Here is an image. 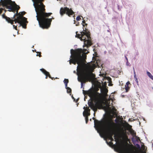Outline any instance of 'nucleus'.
Wrapping results in <instances>:
<instances>
[{"instance_id": "28", "label": "nucleus", "mask_w": 153, "mask_h": 153, "mask_svg": "<svg viewBox=\"0 0 153 153\" xmlns=\"http://www.w3.org/2000/svg\"><path fill=\"white\" fill-rule=\"evenodd\" d=\"M142 148L143 150H145V146L144 145H143V146H142Z\"/></svg>"}, {"instance_id": "2", "label": "nucleus", "mask_w": 153, "mask_h": 153, "mask_svg": "<svg viewBox=\"0 0 153 153\" xmlns=\"http://www.w3.org/2000/svg\"><path fill=\"white\" fill-rule=\"evenodd\" d=\"M93 119H94V127L98 132L99 133L102 132L103 129L107 127L108 131L106 134V136L111 142L114 141L112 136L114 134V127L115 125V123L112 120L105 119L100 121L95 119L94 118H93Z\"/></svg>"}, {"instance_id": "12", "label": "nucleus", "mask_w": 153, "mask_h": 153, "mask_svg": "<svg viewBox=\"0 0 153 153\" xmlns=\"http://www.w3.org/2000/svg\"><path fill=\"white\" fill-rule=\"evenodd\" d=\"M88 105L91 107V109H92L94 111H96L97 110V109L98 108L96 106V105H94L93 102H88Z\"/></svg>"}, {"instance_id": "30", "label": "nucleus", "mask_w": 153, "mask_h": 153, "mask_svg": "<svg viewBox=\"0 0 153 153\" xmlns=\"http://www.w3.org/2000/svg\"><path fill=\"white\" fill-rule=\"evenodd\" d=\"M114 121L115 122L117 123H118L119 122V121L117 119H116Z\"/></svg>"}, {"instance_id": "9", "label": "nucleus", "mask_w": 153, "mask_h": 153, "mask_svg": "<svg viewBox=\"0 0 153 153\" xmlns=\"http://www.w3.org/2000/svg\"><path fill=\"white\" fill-rule=\"evenodd\" d=\"M13 21V24L14 23V22H15V23H18L20 25V26L24 23L27 22V18L24 16H21L20 15L17 16L16 18H15L13 19H11Z\"/></svg>"}, {"instance_id": "7", "label": "nucleus", "mask_w": 153, "mask_h": 153, "mask_svg": "<svg viewBox=\"0 0 153 153\" xmlns=\"http://www.w3.org/2000/svg\"><path fill=\"white\" fill-rule=\"evenodd\" d=\"M83 31L80 32L81 33V36L80 40L84 41V45L83 47H87L88 48L92 45L90 37V33L89 31H87V29L86 28L85 30L83 29Z\"/></svg>"}, {"instance_id": "22", "label": "nucleus", "mask_w": 153, "mask_h": 153, "mask_svg": "<svg viewBox=\"0 0 153 153\" xmlns=\"http://www.w3.org/2000/svg\"><path fill=\"white\" fill-rule=\"evenodd\" d=\"M37 53H39V54H37L36 55V56H39V57H41L42 56L41 55V52H36Z\"/></svg>"}, {"instance_id": "11", "label": "nucleus", "mask_w": 153, "mask_h": 153, "mask_svg": "<svg viewBox=\"0 0 153 153\" xmlns=\"http://www.w3.org/2000/svg\"><path fill=\"white\" fill-rule=\"evenodd\" d=\"M40 71L46 76L45 78L47 79L48 76L52 80H55V78L54 77H52L51 76L49 72L45 70L43 68H42L40 69Z\"/></svg>"}, {"instance_id": "25", "label": "nucleus", "mask_w": 153, "mask_h": 153, "mask_svg": "<svg viewBox=\"0 0 153 153\" xmlns=\"http://www.w3.org/2000/svg\"><path fill=\"white\" fill-rule=\"evenodd\" d=\"M21 26H22V27L24 28H26V25L25 24V23L21 25Z\"/></svg>"}, {"instance_id": "33", "label": "nucleus", "mask_w": 153, "mask_h": 153, "mask_svg": "<svg viewBox=\"0 0 153 153\" xmlns=\"http://www.w3.org/2000/svg\"><path fill=\"white\" fill-rule=\"evenodd\" d=\"M65 88H66L67 87H67L68 83H65Z\"/></svg>"}, {"instance_id": "43", "label": "nucleus", "mask_w": 153, "mask_h": 153, "mask_svg": "<svg viewBox=\"0 0 153 153\" xmlns=\"http://www.w3.org/2000/svg\"><path fill=\"white\" fill-rule=\"evenodd\" d=\"M131 146H133V147H134V146H133V145H131Z\"/></svg>"}, {"instance_id": "1", "label": "nucleus", "mask_w": 153, "mask_h": 153, "mask_svg": "<svg viewBox=\"0 0 153 153\" xmlns=\"http://www.w3.org/2000/svg\"><path fill=\"white\" fill-rule=\"evenodd\" d=\"M36 13V17L40 27L43 29L48 28L54 18H48L52 14L51 13L45 12V6L42 3L44 0H32Z\"/></svg>"}, {"instance_id": "27", "label": "nucleus", "mask_w": 153, "mask_h": 153, "mask_svg": "<svg viewBox=\"0 0 153 153\" xmlns=\"http://www.w3.org/2000/svg\"><path fill=\"white\" fill-rule=\"evenodd\" d=\"M136 146L138 149H140V145L139 144H136Z\"/></svg>"}, {"instance_id": "32", "label": "nucleus", "mask_w": 153, "mask_h": 153, "mask_svg": "<svg viewBox=\"0 0 153 153\" xmlns=\"http://www.w3.org/2000/svg\"><path fill=\"white\" fill-rule=\"evenodd\" d=\"M125 58H126V61H127V62H126V64H127V63L128 62V58H127V57H126V56H125Z\"/></svg>"}, {"instance_id": "20", "label": "nucleus", "mask_w": 153, "mask_h": 153, "mask_svg": "<svg viewBox=\"0 0 153 153\" xmlns=\"http://www.w3.org/2000/svg\"><path fill=\"white\" fill-rule=\"evenodd\" d=\"M114 138L115 141L117 142L119 140L118 138L117 137L116 135H114Z\"/></svg>"}, {"instance_id": "23", "label": "nucleus", "mask_w": 153, "mask_h": 153, "mask_svg": "<svg viewBox=\"0 0 153 153\" xmlns=\"http://www.w3.org/2000/svg\"><path fill=\"white\" fill-rule=\"evenodd\" d=\"M25 11L22 12L21 13V14L20 15L21 16H23L25 14Z\"/></svg>"}, {"instance_id": "35", "label": "nucleus", "mask_w": 153, "mask_h": 153, "mask_svg": "<svg viewBox=\"0 0 153 153\" xmlns=\"http://www.w3.org/2000/svg\"><path fill=\"white\" fill-rule=\"evenodd\" d=\"M134 78H135L136 77V74H135V72L134 71Z\"/></svg>"}, {"instance_id": "19", "label": "nucleus", "mask_w": 153, "mask_h": 153, "mask_svg": "<svg viewBox=\"0 0 153 153\" xmlns=\"http://www.w3.org/2000/svg\"><path fill=\"white\" fill-rule=\"evenodd\" d=\"M67 89V92L68 93H71V89L69 87H67L66 88Z\"/></svg>"}, {"instance_id": "4", "label": "nucleus", "mask_w": 153, "mask_h": 153, "mask_svg": "<svg viewBox=\"0 0 153 153\" xmlns=\"http://www.w3.org/2000/svg\"><path fill=\"white\" fill-rule=\"evenodd\" d=\"M3 7H5L6 8L8 9L9 11H11L15 13L16 11V13H15L11 19H14L16 16H18L20 15L18 13V10L20 8V7L16 4L14 1H12L11 0H1L0 1V15L2 13V10H4Z\"/></svg>"}, {"instance_id": "39", "label": "nucleus", "mask_w": 153, "mask_h": 153, "mask_svg": "<svg viewBox=\"0 0 153 153\" xmlns=\"http://www.w3.org/2000/svg\"><path fill=\"white\" fill-rule=\"evenodd\" d=\"M74 73H76V71H74Z\"/></svg>"}, {"instance_id": "41", "label": "nucleus", "mask_w": 153, "mask_h": 153, "mask_svg": "<svg viewBox=\"0 0 153 153\" xmlns=\"http://www.w3.org/2000/svg\"><path fill=\"white\" fill-rule=\"evenodd\" d=\"M98 90H99V89H97V90L96 91L97 92V91Z\"/></svg>"}, {"instance_id": "40", "label": "nucleus", "mask_w": 153, "mask_h": 153, "mask_svg": "<svg viewBox=\"0 0 153 153\" xmlns=\"http://www.w3.org/2000/svg\"><path fill=\"white\" fill-rule=\"evenodd\" d=\"M110 143L111 144H113V143L112 142H110Z\"/></svg>"}, {"instance_id": "46", "label": "nucleus", "mask_w": 153, "mask_h": 153, "mask_svg": "<svg viewBox=\"0 0 153 153\" xmlns=\"http://www.w3.org/2000/svg\"><path fill=\"white\" fill-rule=\"evenodd\" d=\"M152 145H153V144H152Z\"/></svg>"}, {"instance_id": "37", "label": "nucleus", "mask_w": 153, "mask_h": 153, "mask_svg": "<svg viewBox=\"0 0 153 153\" xmlns=\"http://www.w3.org/2000/svg\"><path fill=\"white\" fill-rule=\"evenodd\" d=\"M79 25V22H78L77 24H76V25L77 26Z\"/></svg>"}, {"instance_id": "31", "label": "nucleus", "mask_w": 153, "mask_h": 153, "mask_svg": "<svg viewBox=\"0 0 153 153\" xmlns=\"http://www.w3.org/2000/svg\"><path fill=\"white\" fill-rule=\"evenodd\" d=\"M13 26L14 27V28H15V29L17 30V26H15V25H13Z\"/></svg>"}, {"instance_id": "6", "label": "nucleus", "mask_w": 153, "mask_h": 153, "mask_svg": "<svg viewBox=\"0 0 153 153\" xmlns=\"http://www.w3.org/2000/svg\"><path fill=\"white\" fill-rule=\"evenodd\" d=\"M82 68L80 70L79 68L78 71L77 70V72H78L79 70L80 71L79 76L78 74H77L79 76L78 80L81 82L82 85L83 84V83L92 81L95 77V74H93L92 72H88L82 71Z\"/></svg>"}, {"instance_id": "3", "label": "nucleus", "mask_w": 153, "mask_h": 153, "mask_svg": "<svg viewBox=\"0 0 153 153\" xmlns=\"http://www.w3.org/2000/svg\"><path fill=\"white\" fill-rule=\"evenodd\" d=\"M87 49H77L75 50L72 49L71 50V59L69 60L70 65L73 63L75 65L77 63L78 65L77 67V70L78 71L79 68L80 70L83 67L84 64L83 59L82 57V53L86 52Z\"/></svg>"}, {"instance_id": "17", "label": "nucleus", "mask_w": 153, "mask_h": 153, "mask_svg": "<svg viewBox=\"0 0 153 153\" xmlns=\"http://www.w3.org/2000/svg\"><path fill=\"white\" fill-rule=\"evenodd\" d=\"M130 133H131V135L134 137H135L136 136V133L135 132V131H134V130H131V131H130Z\"/></svg>"}, {"instance_id": "38", "label": "nucleus", "mask_w": 153, "mask_h": 153, "mask_svg": "<svg viewBox=\"0 0 153 153\" xmlns=\"http://www.w3.org/2000/svg\"><path fill=\"white\" fill-rule=\"evenodd\" d=\"M126 65H128V63H127V64H126Z\"/></svg>"}, {"instance_id": "16", "label": "nucleus", "mask_w": 153, "mask_h": 153, "mask_svg": "<svg viewBox=\"0 0 153 153\" xmlns=\"http://www.w3.org/2000/svg\"><path fill=\"white\" fill-rule=\"evenodd\" d=\"M89 115H88V114H85V116H84L85 117V121L86 123H87L88 122V116H89Z\"/></svg>"}, {"instance_id": "29", "label": "nucleus", "mask_w": 153, "mask_h": 153, "mask_svg": "<svg viewBox=\"0 0 153 153\" xmlns=\"http://www.w3.org/2000/svg\"><path fill=\"white\" fill-rule=\"evenodd\" d=\"M87 24H86L85 23V24H82V26L83 27H85V26L87 27Z\"/></svg>"}, {"instance_id": "5", "label": "nucleus", "mask_w": 153, "mask_h": 153, "mask_svg": "<svg viewBox=\"0 0 153 153\" xmlns=\"http://www.w3.org/2000/svg\"><path fill=\"white\" fill-rule=\"evenodd\" d=\"M83 93L85 95H88L91 98L95 100L96 106L98 109H103L105 108V103L101 94L94 89H90L88 91L83 90Z\"/></svg>"}, {"instance_id": "45", "label": "nucleus", "mask_w": 153, "mask_h": 153, "mask_svg": "<svg viewBox=\"0 0 153 153\" xmlns=\"http://www.w3.org/2000/svg\"><path fill=\"white\" fill-rule=\"evenodd\" d=\"M81 16V17H82V18H83V17H82V16Z\"/></svg>"}, {"instance_id": "42", "label": "nucleus", "mask_w": 153, "mask_h": 153, "mask_svg": "<svg viewBox=\"0 0 153 153\" xmlns=\"http://www.w3.org/2000/svg\"><path fill=\"white\" fill-rule=\"evenodd\" d=\"M98 90H99V89H97V90L96 91L97 92V91Z\"/></svg>"}, {"instance_id": "21", "label": "nucleus", "mask_w": 153, "mask_h": 153, "mask_svg": "<svg viewBox=\"0 0 153 153\" xmlns=\"http://www.w3.org/2000/svg\"><path fill=\"white\" fill-rule=\"evenodd\" d=\"M69 81L68 79H65L64 81V83H68Z\"/></svg>"}, {"instance_id": "34", "label": "nucleus", "mask_w": 153, "mask_h": 153, "mask_svg": "<svg viewBox=\"0 0 153 153\" xmlns=\"http://www.w3.org/2000/svg\"><path fill=\"white\" fill-rule=\"evenodd\" d=\"M85 20H83L82 21V23H83V24H85Z\"/></svg>"}, {"instance_id": "15", "label": "nucleus", "mask_w": 153, "mask_h": 153, "mask_svg": "<svg viewBox=\"0 0 153 153\" xmlns=\"http://www.w3.org/2000/svg\"><path fill=\"white\" fill-rule=\"evenodd\" d=\"M147 74L150 78L153 80V76L149 72L147 71Z\"/></svg>"}, {"instance_id": "36", "label": "nucleus", "mask_w": 153, "mask_h": 153, "mask_svg": "<svg viewBox=\"0 0 153 153\" xmlns=\"http://www.w3.org/2000/svg\"><path fill=\"white\" fill-rule=\"evenodd\" d=\"M135 80L137 82H138V80H137V78L136 77L135 78Z\"/></svg>"}, {"instance_id": "13", "label": "nucleus", "mask_w": 153, "mask_h": 153, "mask_svg": "<svg viewBox=\"0 0 153 153\" xmlns=\"http://www.w3.org/2000/svg\"><path fill=\"white\" fill-rule=\"evenodd\" d=\"M83 108L85 110L83 113V115L85 116V114H87L88 115H90V110L89 108L84 106Z\"/></svg>"}, {"instance_id": "24", "label": "nucleus", "mask_w": 153, "mask_h": 153, "mask_svg": "<svg viewBox=\"0 0 153 153\" xmlns=\"http://www.w3.org/2000/svg\"><path fill=\"white\" fill-rule=\"evenodd\" d=\"M81 19V18H80V16H77L76 18V20L77 21H79Z\"/></svg>"}, {"instance_id": "14", "label": "nucleus", "mask_w": 153, "mask_h": 153, "mask_svg": "<svg viewBox=\"0 0 153 153\" xmlns=\"http://www.w3.org/2000/svg\"><path fill=\"white\" fill-rule=\"evenodd\" d=\"M130 84V82L129 81L127 82L125 85V89L126 90V92H127L130 89V87H129L128 85Z\"/></svg>"}, {"instance_id": "10", "label": "nucleus", "mask_w": 153, "mask_h": 153, "mask_svg": "<svg viewBox=\"0 0 153 153\" xmlns=\"http://www.w3.org/2000/svg\"><path fill=\"white\" fill-rule=\"evenodd\" d=\"M1 7L4 10H3V11H4V13L2 15V18L4 19H5L6 21L7 22L9 23H10L11 25H13V21L12 20V19L10 18L9 17H7V16H5V13L6 11V10H5L4 8H3V7H3L2 6Z\"/></svg>"}, {"instance_id": "44", "label": "nucleus", "mask_w": 153, "mask_h": 153, "mask_svg": "<svg viewBox=\"0 0 153 153\" xmlns=\"http://www.w3.org/2000/svg\"><path fill=\"white\" fill-rule=\"evenodd\" d=\"M55 78L56 79H58V78L57 77H56Z\"/></svg>"}, {"instance_id": "18", "label": "nucleus", "mask_w": 153, "mask_h": 153, "mask_svg": "<svg viewBox=\"0 0 153 153\" xmlns=\"http://www.w3.org/2000/svg\"><path fill=\"white\" fill-rule=\"evenodd\" d=\"M76 37H77L78 38H79V39H80L81 37V33L80 34L78 33V32H76Z\"/></svg>"}, {"instance_id": "8", "label": "nucleus", "mask_w": 153, "mask_h": 153, "mask_svg": "<svg viewBox=\"0 0 153 153\" xmlns=\"http://www.w3.org/2000/svg\"><path fill=\"white\" fill-rule=\"evenodd\" d=\"M60 13L61 16H63L66 13L68 16L71 17L74 13L71 8L69 9L67 7H61L60 10Z\"/></svg>"}, {"instance_id": "26", "label": "nucleus", "mask_w": 153, "mask_h": 153, "mask_svg": "<svg viewBox=\"0 0 153 153\" xmlns=\"http://www.w3.org/2000/svg\"><path fill=\"white\" fill-rule=\"evenodd\" d=\"M135 137L137 139V140H136V141H138V140H140V138L139 137L137 136H136Z\"/></svg>"}]
</instances>
